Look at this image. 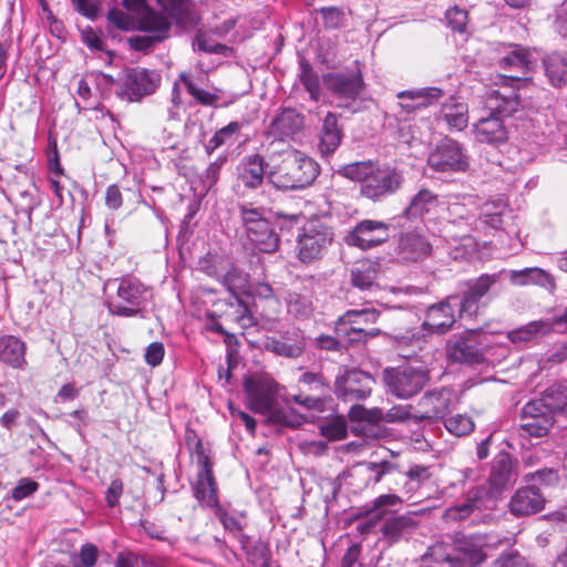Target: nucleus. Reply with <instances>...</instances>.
<instances>
[{
    "mask_svg": "<svg viewBox=\"0 0 567 567\" xmlns=\"http://www.w3.org/2000/svg\"><path fill=\"white\" fill-rule=\"evenodd\" d=\"M220 282L235 295L236 291L246 289L248 275L229 261Z\"/></svg>",
    "mask_w": 567,
    "mask_h": 567,
    "instance_id": "obj_50",
    "label": "nucleus"
},
{
    "mask_svg": "<svg viewBox=\"0 0 567 567\" xmlns=\"http://www.w3.org/2000/svg\"><path fill=\"white\" fill-rule=\"evenodd\" d=\"M342 140L341 130L338 126V118L333 113H328L322 123L319 150L322 155L328 156L334 153Z\"/></svg>",
    "mask_w": 567,
    "mask_h": 567,
    "instance_id": "obj_40",
    "label": "nucleus"
},
{
    "mask_svg": "<svg viewBox=\"0 0 567 567\" xmlns=\"http://www.w3.org/2000/svg\"><path fill=\"white\" fill-rule=\"evenodd\" d=\"M303 126V117L292 109H285L270 123L268 134L277 140L295 136Z\"/></svg>",
    "mask_w": 567,
    "mask_h": 567,
    "instance_id": "obj_35",
    "label": "nucleus"
},
{
    "mask_svg": "<svg viewBox=\"0 0 567 567\" xmlns=\"http://www.w3.org/2000/svg\"><path fill=\"white\" fill-rule=\"evenodd\" d=\"M374 379L371 374L351 369L337 377L334 382L336 395L344 402L361 401L370 396Z\"/></svg>",
    "mask_w": 567,
    "mask_h": 567,
    "instance_id": "obj_15",
    "label": "nucleus"
},
{
    "mask_svg": "<svg viewBox=\"0 0 567 567\" xmlns=\"http://www.w3.org/2000/svg\"><path fill=\"white\" fill-rule=\"evenodd\" d=\"M446 20L452 29L463 32L467 23V12L457 7L452 8L446 11Z\"/></svg>",
    "mask_w": 567,
    "mask_h": 567,
    "instance_id": "obj_64",
    "label": "nucleus"
},
{
    "mask_svg": "<svg viewBox=\"0 0 567 567\" xmlns=\"http://www.w3.org/2000/svg\"><path fill=\"white\" fill-rule=\"evenodd\" d=\"M381 274V265L375 260H361L355 262L350 269V282L352 288L360 290L364 296L360 297L363 303H371L370 297L380 290L378 284Z\"/></svg>",
    "mask_w": 567,
    "mask_h": 567,
    "instance_id": "obj_22",
    "label": "nucleus"
},
{
    "mask_svg": "<svg viewBox=\"0 0 567 567\" xmlns=\"http://www.w3.org/2000/svg\"><path fill=\"white\" fill-rule=\"evenodd\" d=\"M454 394L447 388L426 391L420 399L417 406L421 411L419 420L439 421L445 419L451 412Z\"/></svg>",
    "mask_w": 567,
    "mask_h": 567,
    "instance_id": "obj_23",
    "label": "nucleus"
},
{
    "mask_svg": "<svg viewBox=\"0 0 567 567\" xmlns=\"http://www.w3.org/2000/svg\"><path fill=\"white\" fill-rule=\"evenodd\" d=\"M198 467L197 480L194 487L196 498L204 505L214 508L218 506L217 486L213 474V463L208 451L198 441L194 450Z\"/></svg>",
    "mask_w": 567,
    "mask_h": 567,
    "instance_id": "obj_14",
    "label": "nucleus"
},
{
    "mask_svg": "<svg viewBox=\"0 0 567 567\" xmlns=\"http://www.w3.org/2000/svg\"><path fill=\"white\" fill-rule=\"evenodd\" d=\"M226 163V156H219L215 162L210 163L205 173L200 176L202 183L206 188H212L218 181L220 169Z\"/></svg>",
    "mask_w": 567,
    "mask_h": 567,
    "instance_id": "obj_60",
    "label": "nucleus"
},
{
    "mask_svg": "<svg viewBox=\"0 0 567 567\" xmlns=\"http://www.w3.org/2000/svg\"><path fill=\"white\" fill-rule=\"evenodd\" d=\"M491 502L493 501L488 496L486 488L477 486L467 493L466 499L463 503L450 508L447 513L453 518L464 519L475 511L488 509V503Z\"/></svg>",
    "mask_w": 567,
    "mask_h": 567,
    "instance_id": "obj_37",
    "label": "nucleus"
},
{
    "mask_svg": "<svg viewBox=\"0 0 567 567\" xmlns=\"http://www.w3.org/2000/svg\"><path fill=\"white\" fill-rule=\"evenodd\" d=\"M453 299L447 297L443 301L430 306L422 328L430 333H446L455 323Z\"/></svg>",
    "mask_w": 567,
    "mask_h": 567,
    "instance_id": "obj_29",
    "label": "nucleus"
},
{
    "mask_svg": "<svg viewBox=\"0 0 567 567\" xmlns=\"http://www.w3.org/2000/svg\"><path fill=\"white\" fill-rule=\"evenodd\" d=\"M554 424V412L537 400L529 401L522 409L519 427L525 435L545 436Z\"/></svg>",
    "mask_w": 567,
    "mask_h": 567,
    "instance_id": "obj_21",
    "label": "nucleus"
},
{
    "mask_svg": "<svg viewBox=\"0 0 567 567\" xmlns=\"http://www.w3.org/2000/svg\"><path fill=\"white\" fill-rule=\"evenodd\" d=\"M525 89L492 90L486 93L484 104L491 115L481 118L474 125L475 136L480 143L498 145L507 140V130L502 117L512 116L526 107L523 95Z\"/></svg>",
    "mask_w": 567,
    "mask_h": 567,
    "instance_id": "obj_1",
    "label": "nucleus"
},
{
    "mask_svg": "<svg viewBox=\"0 0 567 567\" xmlns=\"http://www.w3.org/2000/svg\"><path fill=\"white\" fill-rule=\"evenodd\" d=\"M349 415L352 420H367L371 422H384V415L385 411L382 409H373V410H365L364 408L358 405L352 406Z\"/></svg>",
    "mask_w": 567,
    "mask_h": 567,
    "instance_id": "obj_61",
    "label": "nucleus"
},
{
    "mask_svg": "<svg viewBox=\"0 0 567 567\" xmlns=\"http://www.w3.org/2000/svg\"><path fill=\"white\" fill-rule=\"evenodd\" d=\"M439 120L446 123L449 128L462 131L468 124V107L464 103L449 102L442 106Z\"/></svg>",
    "mask_w": 567,
    "mask_h": 567,
    "instance_id": "obj_42",
    "label": "nucleus"
},
{
    "mask_svg": "<svg viewBox=\"0 0 567 567\" xmlns=\"http://www.w3.org/2000/svg\"><path fill=\"white\" fill-rule=\"evenodd\" d=\"M323 84L336 96L339 106H348L355 101L363 89V80L359 72H339L323 75Z\"/></svg>",
    "mask_w": 567,
    "mask_h": 567,
    "instance_id": "obj_20",
    "label": "nucleus"
},
{
    "mask_svg": "<svg viewBox=\"0 0 567 567\" xmlns=\"http://www.w3.org/2000/svg\"><path fill=\"white\" fill-rule=\"evenodd\" d=\"M437 206L439 197L430 189L422 188L412 197L404 210V215L410 220L421 218Z\"/></svg>",
    "mask_w": 567,
    "mask_h": 567,
    "instance_id": "obj_41",
    "label": "nucleus"
},
{
    "mask_svg": "<svg viewBox=\"0 0 567 567\" xmlns=\"http://www.w3.org/2000/svg\"><path fill=\"white\" fill-rule=\"evenodd\" d=\"M537 401L554 413L560 412L567 415V383L549 385Z\"/></svg>",
    "mask_w": 567,
    "mask_h": 567,
    "instance_id": "obj_45",
    "label": "nucleus"
},
{
    "mask_svg": "<svg viewBox=\"0 0 567 567\" xmlns=\"http://www.w3.org/2000/svg\"><path fill=\"white\" fill-rule=\"evenodd\" d=\"M524 481L537 482L538 484L551 487L559 483V473L556 468H542L533 473H527L524 475Z\"/></svg>",
    "mask_w": 567,
    "mask_h": 567,
    "instance_id": "obj_57",
    "label": "nucleus"
},
{
    "mask_svg": "<svg viewBox=\"0 0 567 567\" xmlns=\"http://www.w3.org/2000/svg\"><path fill=\"white\" fill-rule=\"evenodd\" d=\"M498 272H504L503 278L507 277L515 286H527L533 284H542L546 278V272L537 267L524 268L520 270H506L502 269Z\"/></svg>",
    "mask_w": 567,
    "mask_h": 567,
    "instance_id": "obj_48",
    "label": "nucleus"
},
{
    "mask_svg": "<svg viewBox=\"0 0 567 567\" xmlns=\"http://www.w3.org/2000/svg\"><path fill=\"white\" fill-rule=\"evenodd\" d=\"M503 274H482L467 280L460 293L449 296L455 298L452 305L458 308L460 318H473L478 313L481 299L502 281Z\"/></svg>",
    "mask_w": 567,
    "mask_h": 567,
    "instance_id": "obj_8",
    "label": "nucleus"
},
{
    "mask_svg": "<svg viewBox=\"0 0 567 567\" xmlns=\"http://www.w3.org/2000/svg\"><path fill=\"white\" fill-rule=\"evenodd\" d=\"M241 124L237 121H234L218 130L205 145L206 152L208 154H212L220 146L234 141L236 134L239 132Z\"/></svg>",
    "mask_w": 567,
    "mask_h": 567,
    "instance_id": "obj_49",
    "label": "nucleus"
},
{
    "mask_svg": "<svg viewBox=\"0 0 567 567\" xmlns=\"http://www.w3.org/2000/svg\"><path fill=\"white\" fill-rule=\"evenodd\" d=\"M396 251L401 259L416 261L430 254L431 245L421 235L406 233L401 235Z\"/></svg>",
    "mask_w": 567,
    "mask_h": 567,
    "instance_id": "obj_38",
    "label": "nucleus"
},
{
    "mask_svg": "<svg viewBox=\"0 0 567 567\" xmlns=\"http://www.w3.org/2000/svg\"><path fill=\"white\" fill-rule=\"evenodd\" d=\"M383 381L388 391L401 400H408L420 393L430 382V373L423 368L402 365L383 371Z\"/></svg>",
    "mask_w": 567,
    "mask_h": 567,
    "instance_id": "obj_6",
    "label": "nucleus"
},
{
    "mask_svg": "<svg viewBox=\"0 0 567 567\" xmlns=\"http://www.w3.org/2000/svg\"><path fill=\"white\" fill-rule=\"evenodd\" d=\"M246 235L256 249L271 254L279 247V237L270 221L264 217V210L246 205L239 207Z\"/></svg>",
    "mask_w": 567,
    "mask_h": 567,
    "instance_id": "obj_10",
    "label": "nucleus"
},
{
    "mask_svg": "<svg viewBox=\"0 0 567 567\" xmlns=\"http://www.w3.org/2000/svg\"><path fill=\"white\" fill-rule=\"evenodd\" d=\"M35 492V480L32 477L21 478L12 488L10 498L20 502Z\"/></svg>",
    "mask_w": 567,
    "mask_h": 567,
    "instance_id": "obj_63",
    "label": "nucleus"
},
{
    "mask_svg": "<svg viewBox=\"0 0 567 567\" xmlns=\"http://www.w3.org/2000/svg\"><path fill=\"white\" fill-rule=\"evenodd\" d=\"M503 274H482L467 280L460 293L449 296L455 298L452 305L458 308L460 318H473L478 313L481 299L502 281Z\"/></svg>",
    "mask_w": 567,
    "mask_h": 567,
    "instance_id": "obj_7",
    "label": "nucleus"
},
{
    "mask_svg": "<svg viewBox=\"0 0 567 567\" xmlns=\"http://www.w3.org/2000/svg\"><path fill=\"white\" fill-rule=\"evenodd\" d=\"M323 24L329 29H338L343 23V11L337 7H323L319 10Z\"/></svg>",
    "mask_w": 567,
    "mask_h": 567,
    "instance_id": "obj_62",
    "label": "nucleus"
},
{
    "mask_svg": "<svg viewBox=\"0 0 567 567\" xmlns=\"http://www.w3.org/2000/svg\"><path fill=\"white\" fill-rule=\"evenodd\" d=\"M270 166L259 154L246 155L237 167L238 179L246 188L256 189L262 185Z\"/></svg>",
    "mask_w": 567,
    "mask_h": 567,
    "instance_id": "obj_31",
    "label": "nucleus"
},
{
    "mask_svg": "<svg viewBox=\"0 0 567 567\" xmlns=\"http://www.w3.org/2000/svg\"><path fill=\"white\" fill-rule=\"evenodd\" d=\"M553 324L545 320L532 321L508 332V339L513 343L526 342L535 339L538 334L551 331Z\"/></svg>",
    "mask_w": 567,
    "mask_h": 567,
    "instance_id": "obj_47",
    "label": "nucleus"
},
{
    "mask_svg": "<svg viewBox=\"0 0 567 567\" xmlns=\"http://www.w3.org/2000/svg\"><path fill=\"white\" fill-rule=\"evenodd\" d=\"M115 293L107 296L106 308L112 316L131 318L143 316L152 300V290L138 278L125 276L114 280Z\"/></svg>",
    "mask_w": 567,
    "mask_h": 567,
    "instance_id": "obj_5",
    "label": "nucleus"
},
{
    "mask_svg": "<svg viewBox=\"0 0 567 567\" xmlns=\"http://www.w3.org/2000/svg\"><path fill=\"white\" fill-rule=\"evenodd\" d=\"M389 237V224L381 220L364 219L358 223L352 231L347 235L346 241L350 246L367 250L385 243Z\"/></svg>",
    "mask_w": 567,
    "mask_h": 567,
    "instance_id": "obj_19",
    "label": "nucleus"
},
{
    "mask_svg": "<svg viewBox=\"0 0 567 567\" xmlns=\"http://www.w3.org/2000/svg\"><path fill=\"white\" fill-rule=\"evenodd\" d=\"M518 473L507 452L498 453L491 466L488 482L492 489L502 492L513 485L517 480Z\"/></svg>",
    "mask_w": 567,
    "mask_h": 567,
    "instance_id": "obj_32",
    "label": "nucleus"
},
{
    "mask_svg": "<svg viewBox=\"0 0 567 567\" xmlns=\"http://www.w3.org/2000/svg\"><path fill=\"white\" fill-rule=\"evenodd\" d=\"M116 6H122L126 12L117 8H112L109 11L107 18L111 23L122 30H128L134 20L141 21L153 16L159 14L157 11L151 9L145 0H113Z\"/></svg>",
    "mask_w": 567,
    "mask_h": 567,
    "instance_id": "obj_25",
    "label": "nucleus"
},
{
    "mask_svg": "<svg viewBox=\"0 0 567 567\" xmlns=\"http://www.w3.org/2000/svg\"><path fill=\"white\" fill-rule=\"evenodd\" d=\"M280 162L271 164L267 178L282 190L302 189L310 186L320 173V166L311 157L295 148L280 152Z\"/></svg>",
    "mask_w": 567,
    "mask_h": 567,
    "instance_id": "obj_3",
    "label": "nucleus"
},
{
    "mask_svg": "<svg viewBox=\"0 0 567 567\" xmlns=\"http://www.w3.org/2000/svg\"><path fill=\"white\" fill-rule=\"evenodd\" d=\"M306 342L302 331L296 326L280 330L279 336L267 337L266 350L286 358H298L303 352Z\"/></svg>",
    "mask_w": 567,
    "mask_h": 567,
    "instance_id": "obj_24",
    "label": "nucleus"
},
{
    "mask_svg": "<svg viewBox=\"0 0 567 567\" xmlns=\"http://www.w3.org/2000/svg\"><path fill=\"white\" fill-rule=\"evenodd\" d=\"M545 506V498L535 486L518 488L509 502V511L513 515L528 516L540 512Z\"/></svg>",
    "mask_w": 567,
    "mask_h": 567,
    "instance_id": "obj_33",
    "label": "nucleus"
},
{
    "mask_svg": "<svg viewBox=\"0 0 567 567\" xmlns=\"http://www.w3.org/2000/svg\"><path fill=\"white\" fill-rule=\"evenodd\" d=\"M364 317V323H375L380 311L375 308L351 309L344 312L336 322V333L350 343L367 342L382 333L379 328L367 329L360 326L359 318Z\"/></svg>",
    "mask_w": 567,
    "mask_h": 567,
    "instance_id": "obj_13",
    "label": "nucleus"
},
{
    "mask_svg": "<svg viewBox=\"0 0 567 567\" xmlns=\"http://www.w3.org/2000/svg\"><path fill=\"white\" fill-rule=\"evenodd\" d=\"M48 169L54 175H63V167L60 163V156L56 146V138L50 133L45 151Z\"/></svg>",
    "mask_w": 567,
    "mask_h": 567,
    "instance_id": "obj_59",
    "label": "nucleus"
},
{
    "mask_svg": "<svg viewBox=\"0 0 567 567\" xmlns=\"http://www.w3.org/2000/svg\"><path fill=\"white\" fill-rule=\"evenodd\" d=\"M25 344L14 336L0 337V361L12 367L21 368L25 363Z\"/></svg>",
    "mask_w": 567,
    "mask_h": 567,
    "instance_id": "obj_39",
    "label": "nucleus"
},
{
    "mask_svg": "<svg viewBox=\"0 0 567 567\" xmlns=\"http://www.w3.org/2000/svg\"><path fill=\"white\" fill-rule=\"evenodd\" d=\"M473 216L464 204L452 203L447 207V223L444 229L454 240L466 238L473 229Z\"/></svg>",
    "mask_w": 567,
    "mask_h": 567,
    "instance_id": "obj_34",
    "label": "nucleus"
},
{
    "mask_svg": "<svg viewBox=\"0 0 567 567\" xmlns=\"http://www.w3.org/2000/svg\"><path fill=\"white\" fill-rule=\"evenodd\" d=\"M138 22L147 33L131 39V44L135 50H147L169 35V21L161 13Z\"/></svg>",
    "mask_w": 567,
    "mask_h": 567,
    "instance_id": "obj_28",
    "label": "nucleus"
},
{
    "mask_svg": "<svg viewBox=\"0 0 567 567\" xmlns=\"http://www.w3.org/2000/svg\"><path fill=\"white\" fill-rule=\"evenodd\" d=\"M445 429L455 436H466L474 431V422L466 414H455L444 420Z\"/></svg>",
    "mask_w": 567,
    "mask_h": 567,
    "instance_id": "obj_55",
    "label": "nucleus"
},
{
    "mask_svg": "<svg viewBox=\"0 0 567 567\" xmlns=\"http://www.w3.org/2000/svg\"><path fill=\"white\" fill-rule=\"evenodd\" d=\"M427 163L436 172H465L468 168V158L461 145L447 138L430 154Z\"/></svg>",
    "mask_w": 567,
    "mask_h": 567,
    "instance_id": "obj_18",
    "label": "nucleus"
},
{
    "mask_svg": "<svg viewBox=\"0 0 567 567\" xmlns=\"http://www.w3.org/2000/svg\"><path fill=\"white\" fill-rule=\"evenodd\" d=\"M299 382L307 385L309 391L320 395H328L329 384L320 373L305 372L301 374Z\"/></svg>",
    "mask_w": 567,
    "mask_h": 567,
    "instance_id": "obj_58",
    "label": "nucleus"
},
{
    "mask_svg": "<svg viewBox=\"0 0 567 567\" xmlns=\"http://www.w3.org/2000/svg\"><path fill=\"white\" fill-rule=\"evenodd\" d=\"M498 64L506 72L504 78L519 81L526 78L533 61L525 49L517 47L509 54L503 56Z\"/></svg>",
    "mask_w": 567,
    "mask_h": 567,
    "instance_id": "obj_36",
    "label": "nucleus"
},
{
    "mask_svg": "<svg viewBox=\"0 0 567 567\" xmlns=\"http://www.w3.org/2000/svg\"><path fill=\"white\" fill-rule=\"evenodd\" d=\"M405 497L401 494H382L373 499L368 513L373 515L374 518H382L388 513V508L395 507L401 504Z\"/></svg>",
    "mask_w": 567,
    "mask_h": 567,
    "instance_id": "obj_54",
    "label": "nucleus"
},
{
    "mask_svg": "<svg viewBox=\"0 0 567 567\" xmlns=\"http://www.w3.org/2000/svg\"><path fill=\"white\" fill-rule=\"evenodd\" d=\"M286 302L288 311L295 317H308L313 310L310 297L296 291L287 293Z\"/></svg>",
    "mask_w": 567,
    "mask_h": 567,
    "instance_id": "obj_53",
    "label": "nucleus"
},
{
    "mask_svg": "<svg viewBox=\"0 0 567 567\" xmlns=\"http://www.w3.org/2000/svg\"><path fill=\"white\" fill-rule=\"evenodd\" d=\"M545 74L553 86L561 87L567 84V59L559 53L547 55L544 61Z\"/></svg>",
    "mask_w": 567,
    "mask_h": 567,
    "instance_id": "obj_43",
    "label": "nucleus"
},
{
    "mask_svg": "<svg viewBox=\"0 0 567 567\" xmlns=\"http://www.w3.org/2000/svg\"><path fill=\"white\" fill-rule=\"evenodd\" d=\"M399 467L394 463V458L383 460L380 462H363L358 464L351 476L362 482V487H368L382 482L384 478L395 475Z\"/></svg>",
    "mask_w": 567,
    "mask_h": 567,
    "instance_id": "obj_30",
    "label": "nucleus"
},
{
    "mask_svg": "<svg viewBox=\"0 0 567 567\" xmlns=\"http://www.w3.org/2000/svg\"><path fill=\"white\" fill-rule=\"evenodd\" d=\"M444 92L440 87H422L416 90L401 91L396 94L401 100L396 103L399 111L395 113L398 117L412 114L419 110L426 109L431 104L437 102Z\"/></svg>",
    "mask_w": 567,
    "mask_h": 567,
    "instance_id": "obj_26",
    "label": "nucleus"
},
{
    "mask_svg": "<svg viewBox=\"0 0 567 567\" xmlns=\"http://www.w3.org/2000/svg\"><path fill=\"white\" fill-rule=\"evenodd\" d=\"M244 389L251 411L268 415L269 420L275 423L290 424L288 414L279 406L276 392L270 384L247 379L244 382Z\"/></svg>",
    "mask_w": 567,
    "mask_h": 567,
    "instance_id": "obj_11",
    "label": "nucleus"
},
{
    "mask_svg": "<svg viewBox=\"0 0 567 567\" xmlns=\"http://www.w3.org/2000/svg\"><path fill=\"white\" fill-rule=\"evenodd\" d=\"M416 527V523L413 517L408 515L392 516L384 520L382 525V534L391 542L398 540L412 533Z\"/></svg>",
    "mask_w": 567,
    "mask_h": 567,
    "instance_id": "obj_44",
    "label": "nucleus"
},
{
    "mask_svg": "<svg viewBox=\"0 0 567 567\" xmlns=\"http://www.w3.org/2000/svg\"><path fill=\"white\" fill-rule=\"evenodd\" d=\"M480 536L464 537L456 546L437 543L423 555L422 567H475L485 560Z\"/></svg>",
    "mask_w": 567,
    "mask_h": 567,
    "instance_id": "obj_4",
    "label": "nucleus"
},
{
    "mask_svg": "<svg viewBox=\"0 0 567 567\" xmlns=\"http://www.w3.org/2000/svg\"><path fill=\"white\" fill-rule=\"evenodd\" d=\"M161 83V75L144 68L126 69L116 84L115 94L123 101L138 102L153 94Z\"/></svg>",
    "mask_w": 567,
    "mask_h": 567,
    "instance_id": "obj_12",
    "label": "nucleus"
},
{
    "mask_svg": "<svg viewBox=\"0 0 567 567\" xmlns=\"http://www.w3.org/2000/svg\"><path fill=\"white\" fill-rule=\"evenodd\" d=\"M393 458L399 467L395 475L391 477L395 484L393 489L400 492L406 501L416 503L415 495L421 486L430 480L431 468L423 464H411L405 467L399 460Z\"/></svg>",
    "mask_w": 567,
    "mask_h": 567,
    "instance_id": "obj_16",
    "label": "nucleus"
},
{
    "mask_svg": "<svg viewBox=\"0 0 567 567\" xmlns=\"http://www.w3.org/2000/svg\"><path fill=\"white\" fill-rule=\"evenodd\" d=\"M183 83L185 84L188 93L202 105H215L218 101V95L200 89L185 74L181 75Z\"/></svg>",
    "mask_w": 567,
    "mask_h": 567,
    "instance_id": "obj_56",
    "label": "nucleus"
},
{
    "mask_svg": "<svg viewBox=\"0 0 567 567\" xmlns=\"http://www.w3.org/2000/svg\"><path fill=\"white\" fill-rule=\"evenodd\" d=\"M299 79L306 91L309 93L310 99L315 102L319 101L321 95L319 76L312 66L306 61L300 63Z\"/></svg>",
    "mask_w": 567,
    "mask_h": 567,
    "instance_id": "obj_51",
    "label": "nucleus"
},
{
    "mask_svg": "<svg viewBox=\"0 0 567 567\" xmlns=\"http://www.w3.org/2000/svg\"><path fill=\"white\" fill-rule=\"evenodd\" d=\"M507 210V204L503 199L488 200L482 205L480 219L484 225L498 229Z\"/></svg>",
    "mask_w": 567,
    "mask_h": 567,
    "instance_id": "obj_46",
    "label": "nucleus"
},
{
    "mask_svg": "<svg viewBox=\"0 0 567 567\" xmlns=\"http://www.w3.org/2000/svg\"><path fill=\"white\" fill-rule=\"evenodd\" d=\"M341 174L360 183V194L379 202L395 194L404 182L400 169L391 165H374L371 161L354 162L341 168Z\"/></svg>",
    "mask_w": 567,
    "mask_h": 567,
    "instance_id": "obj_2",
    "label": "nucleus"
},
{
    "mask_svg": "<svg viewBox=\"0 0 567 567\" xmlns=\"http://www.w3.org/2000/svg\"><path fill=\"white\" fill-rule=\"evenodd\" d=\"M485 344L477 330H467L447 344L449 355L453 361L466 364H480L484 362Z\"/></svg>",
    "mask_w": 567,
    "mask_h": 567,
    "instance_id": "obj_17",
    "label": "nucleus"
},
{
    "mask_svg": "<svg viewBox=\"0 0 567 567\" xmlns=\"http://www.w3.org/2000/svg\"><path fill=\"white\" fill-rule=\"evenodd\" d=\"M331 227L319 220L307 223L297 237V256L303 264L320 259L333 241Z\"/></svg>",
    "mask_w": 567,
    "mask_h": 567,
    "instance_id": "obj_9",
    "label": "nucleus"
},
{
    "mask_svg": "<svg viewBox=\"0 0 567 567\" xmlns=\"http://www.w3.org/2000/svg\"><path fill=\"white\" fill-rule=\"evenodd\" d=\"M228 262L229 259L224 256L208 254L199 260L198 265L200 271L220 281Z\"/></svg>",
    "mask_w": 567,
    "mask_h": 567,
    "instance_id": "obj_52",
    "label": "nucleus"
},
{
    "mask_svg": "<svg viewBox=\"0 0 567 567\" xmlns=\"http://www.w3.org/2000/svg\"><path fill=\"white\" fill-rule=\"evenodd\" d=\"M161 7L159 13L169 21V24L175 22L183 29H192L200 21L199 11L193 0H163Z\"/></svg>",
    "mask_w": 567,
    "mask_h": 567,
    "instance_id": "obj_27",
    "label": "nucleus"
}]
</instances>
